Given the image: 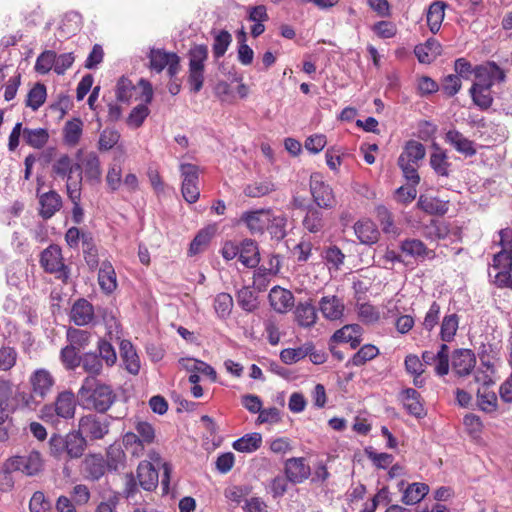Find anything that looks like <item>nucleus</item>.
<instances>
[{"label":"nucleus","mask_w":512,"mask_h":512,"mask_svg":"<svg viewBox=\"0 0 512 512\" xmlns=\"http://www.w3.org/2000/svg\"><path fill=\"white\" fill-rule=\"evenodd\" d=\"M117 398V394L110 385L95 377H86L77 392V402L81 407L101 414L106 413Z\"/></svg>","instance_id":"1"},{"label":"nucleus","mask_w":512,"mask_h":512,"mask_svg":"<svg viewBox=\"0 0 512 512\" xmlns=\"http://www.w3.org/2000/svg\"><path fill=\"white\" fill-rule=\"evenodd\" d=\"M48 447L51 457L58 461H69L84 455L87 440L79 429L70 431L66 435L53 433L49 438Z\"/></svg>","instance_id":"2"},{"label":"nucleus","mask_w":512,"mask_h":512,"mask_svg":"<svg viewBox=\"0 0 512 512\" xmlns=\"http://www.w3.org/2000/svg\"><path fill=\"white\" fill-rule=\"evenodd\" d=\"M40 264L44 271L50 274H58L57 278L66 281L69 278V268L64 264L60 246L49 245L41 252Z\"/></svg>","instance_id":"3"},{"label":"nucleus","mask_w":512,"mask_h":512,"mask_svg":"<svg viewBox=\"0 0 512 512\" xmlns=\"http://www.w3.org/2000/svg\"><path fill=\"white\" fill-rule=\"evenodd\" d=\"M180 173L183 179L181 187L183 198L190 204L197 202L200 197L199 167L191 163H182Z\"/></svg>","instance_id":"4"},{"label":"nucleus","mask_w":512,"mask_h":512,"mask_svg":"<svg viewBox=\"0 0 512 512\" xmlns=\"http://www.w3.org/2000/svg\"><path fill=\"white\" fill-rule=\"evenodd\" d=\"M121 417H115L114 419H120ZM108 419H113L111 416H108L104 419H101L95 414H88L82 416L79 419V431L82 432V435L89 437L90 440H100L103 439L109 433L110 421Z\"/></svg>","instance_id":"5"},{"label":"nucleus","mask_w":512,"mask_h":512,"mask_svg":"<svg viewBox=\"0 0 512 512\" xmlns=\"http://www.w3.org/2000/svg\"><path fill=\"white\" fill-rule=\"evenodd\" d=\"M310 193L314 203L319 208H331L334 205V195L331 187L323 180L320 173H312L310 176Z\"/></svg>","instance_id":"6"},{"label":"nucleus","mask_w":512,"mask_h":512,"mask_svg":"<svg viewBox=\"0 0 512 512\" xmlns=\"http://www.w3.org/2000/svg\"><path fill=\"white\" fill-rule=\"evenodd\" d=\"M9 465L28 476H34L42 470L43 461L40 452L31 451L27 456L9 458Z\"/></svg>","instance_id":"7"},{"label":"nucleus","mask_w":512,"mask_h":512,"mask_svg":"<svg viewBox=\"0 0 512 512\" xmlns=\"http://www.w3.org/2000/svg\"><path fill=\"white\" fill-rule=\"evenodd\" d=\"M476 365V356L470 349H456L451 356V366L453 372L459 376H468Z\"/></svg>","instance_id":"8"},{"label":"nucleus","mask_w":512,"mask_h":512,"mask_svg":"<svg viewBox=\"0 0 512 512\" xmlns=\"http://www.w3.org/2000/svg\"><path fill=\"white\" fill-rule=\"evenodd\" d=\"M29 384L35 395L40 396V399L45 400L48 394L51 393L55 385V378L45 368H39L33 371L29 377Z\"/></svg>","instance_id":"9"},{"label":"nucleus","mask_w":512,"mask_h":512,"mask_svg":"<svg viewBox=\"0 0 512 512\" xmlns=\"http://www.w3.org/2000/svg\"><path fill=\"white\" fill-rule=\"evenodd\" d=\"M105 459L100 454H89L82 461L81 473L86 480L98 481L106 473Z\"/></svg>","instance_id":"10"},{"label":"nucleus","mask_w":512,"mask_h":512,"mask_svg":"<svg viewBox=\"0 0 512 512\" xmlns=\"http://www.w3.org/2000/svg\"><path fill=\"white\" fill-rule=\"evenodd\" d=\"M271 209H258L242 213L240 221L245 223L251 234H263L269 224Z\"/></svg>","instance_id":"11"},{"label":"nucleus","mask_w":512,"mask_h":512,"mask_svg":"<svg viewBox=\"0 0 512 512\" xmlns=\"http://www.w3.org/2000/svg\"><path fill=\"white\" fill-rule=\"evenodd\" d=\"M80 171L82 167L79 163L74 162L68 154H61L52 164L51 175L68 181L74 179L73 174Z\"/></svg>","instance_id":"12"},{"label":"nucleus","mask_w":512,"mask_h":512,"mask_svg":"<svg viewBox=\"0 0 512 512\" xmlns=\"http://www.w3.org/2000/svg\"><path fill=\"white\" fill-rule=\"evenodd\" d=\"M399 397L404 408L410 415L416 418H423L426 416L421 395L417 390L414 388L403 389Z\"/></svg>","instance_id":"13"},{"label":"nucleus","mask_w":512,"mask_h":512,"mask_svg":"<svg viewBox=\"0 0 512 512\" xmlns=\"http://www.w3.org/2000/svg\"><path fill=\"white\" fill-rule=\"evenodd\" d=\"M37 195L40 204L39 215L44 220L53 217L62 207V198L55 190H50L42 194L38 192Z\"/></svg>","instance_id":"14"},{"label":"nucleus","mask_w":512,"mask_h":512,"mask_svg":"<svg viewBox=\"0 0 512 512\" xmlns=\"http://www.w3.org/2000/svg\"><path fill=\"white\" fill-rule=\"evenodd\" d=\"M120 357L125 369L132 375H138L141 362L137 351L130 340L123 339L120 342Z\"/></svg>","instance_id":"15"},{"label":"nucleus","mask_w":512,"mask_h":512,"mask_svg":"<svg viewBox=\"0 0 512 512\" xmlns=\"http://www.w3.org/2000/svg\"><path fill=\"white\" fill-rule=\"evenodd\" d=\"M93 319V305L84 298L76 300L71 308L70 320L77 326H85L91 323Z\"/></svg>","instance_id":"16"},{"label":"nucleus","mask_w":512,"mask_h":512,"mask_svg":"<svg viewBox=\"0 0 512 512\" xmlns=\"http://www.w3.org/2000/svg\"><path fill=\"white\" fill-rule=\"evenodd\" d=\"M139 485L146 491L156 489L159 482V474L154 465L149 461H142L137 467Z\"/></svg>","instance_id":"17"},{"label":"nucleus","mask_w":512,"mask_h":512,"mask_svg":"<svg viewBox=\"0 0 512 512\" xmlns=\"http://www.w3.org/2000/svg\"><path fill=\"white\" fill-rule=\"evenodd\" d=\"M445 142L450 144L457 152L471 157L476 154L474 142L466 138L458 130L452 129L445 134Z\"/></svg>","instance_id":"18"},{"label":"nucleus","mask_w":512,"mask_h":512,"mask_svg":"<svg viewBox=\"0 0 512 512\" xmlns=\"http://www.w3.org/2000/svg\"><path fill=\"white\" fill-rule=\"evenodd\" d=\"M268 297L271 307L279 313L286 312L294 304L292 292L279 286L273 287Z\"/></svg>","instance_id":"19"},{"label":"nucleus","mask_w":512,"mask_h":512,"mask_svg":"<svg viewBox=\"0 0 512 512\" xmlns=\"http://www.w3.org/2000/svg\"><path fill=\"white\" fill-rule=\"evenodd\" d=\"M285 474L292 483H301L310 475V467L304 458H290L285 462Z\"/></svg>","instance_id":"20"},{"label":"nucleus","mask_w":512,"mask_h":512,"mask_svg":"<svg viewBox=\"0 0 512 512\" xmlns=\"http://www.w3.org/2000/svg\"><path fill=\"white\" fill-rule=\"evenodd\" d=\"M426 155L425 146L416 140H409L406 142L403 151L398 157V162L418 165Z\"/></svg>","instance_id":"21"},{"label":"nucleus","mask_w":512,"mask_h":512,"mask_svg":"<svg viewBox=\"0 0 512 512\" xmlns=\"http://www.w3.org/2000/svg\"><path fill=\"white\" fill-rule=\"evenodd\" d=\"M76 401L75 395L73 392L65 390L58 393L54 404L58 411V416H60L63 420H68L74 417L76 410Z\"/></svg>","instance_id":"22"},{"label":"nucleus","mask_w":512,"mask_h":512,"mask_svg":"<svg viewBox=\"0 0 512 512\" xmlns=\"http://www.w3.org/2000/svg\"><path fill=\"white\" fill-rule=\"evenodd\" d=\"M239 261L247 268H255L260 262L257 242L245 239L239 246Z\"/></svg>","instance_id":"23"},{"label":"nucleus","mask_w":512,"mask_h":512,"mask_svg":"<svg viewBox=\"0 0 512 512\" xmlns=\"http://www.w3.org/2000/svg\"><path fill=\"white\" fill-rule=\"evenodd\" d=\"M434 152L430 155V166L439 177H449L451 163L448 161L447 152L439 147L436 143L433 144Z\"/></svg>","instance_id":"24"},{"label":"nucleus","mask_w":512,"mask_h":512,"mask_svg":"<svg viewBox=\"0 0 512 512\" xmlns=\"http://www.w3.org/2000/svg\"><path fill=\"white\" fill-rule=\"evenodd\" d=\"M446 7L447 4L443 1H434L428 7L426 15L427 25L433 34H436L441 28Z\"/></svg>","instance_id":"25"},{"label":"nucleus","mask_w":512,"mask_h":512,"mask_svg":"<svg viewBox=\"0 0 512 512\" xmlns=\"http://www.w3.org/2000/svg\"><path fill=\"white\" fill-rule=\"evenodd\" d=\"M354 233L362 244L371 245L378 241L379 231L370 220L358 221L354 225Z\"/></svg>","instance_id":"26"},{"label":"nucleus","mask_w":512,"mask_h":512,"mask_svg":"<svg viewBox=\"0 0 512 512\" xmlns=\"http://www.w3.org/2000/svg\"><path fill=\"white\" fill-rule=\"evenodd\" d=\"M441 44L434 38L428 39L424 44L417 45L415 55L420 63H431L441 53Z\"/></svg>","instance_id":"27"},{"label":"nucleus","mask_w":512,"mask_h":512,"mask_svg":"<svg viewBox=\"0 0 512 512\" xmlns=\"http://www.w3.org/2000/svg\"><path fill=\"white\" fill-rule=\"evenodd\" d=\"M175 52H167L163 48H151L147 57L149 59V69L157 73L162 72L172 59L171 56H177Z\"/></svg>","instance_id":"28"},{"label":"nucleus","mask_w":512,"mask_h":512,"mask_svg":"<svg viewBox=\"0 0 512 512\" xmlns=\"http://www.w3.org/2000/svg\"><path fill=\"white\" fill-rule=\"evenodd\" d=\"M319 309L325 318L336 320L343 315L344 305L337 296H324L319 302Z\"/></svg>","instance_id":"29"},{"label":"nucleus","mask_w":512,"mask_h":512,"mask_svg":"<svg viewBox=\"0 0 512 512\" xmlns=\"http://www.w3.org/2000/svg\"><path fill=\"white\" fill-rule=\"evenodd\" d=\"M295 318L301 327L313 326L317 319L316 307L309 301L299 302L295 308Z\"/></svg>","instance_id":"30"},{"label":"nucleus","mask_w":512,"mask_h":512,"mask_svg":"<svg viewBox=\"0 0 512 512\" xmlns=\"http://www.w3.org/2000/svg\"><path fill=\"white\" fill-rule=\"evenodd\" d=\"M216 233V226L209 225L203 229H201L194 239L190 243L189 254L197 255L203 252L209 245L211 239Z\"/></svg>","instance_id":"31"},{"label":"nucleus","mask_w":512,"mask_h":512,"mask_svg":"<svg viewBox=\"0 0 512 512\" xmlns=\"http://www.w3.org/2000/svg\"><path fill=\"white\" fill-rule=\"evenodd\" d=\"M126 455L120 444H111L106 450V468L109 472H118L125 466Z\"/></svg>","instance_id":"32"},{"label":"nucleus","mask_w":512,"mask_h":512,"mask_svg":"<svg viewBox=\"0 0 512 512\" xmlns=\"http://www.w3.org/2000/svg\"><path fill=\"white\" fill-rule=\"evenodd\" d=\"M98 282L101 289L108 294L116 289V273L109 261L102 262L98 273Z\"/></svg>","instance_id":"33"},{"label":"nucleus","mask_w":512,"mask_h":512,"mask_svg":"<svg viewBox=\"0 0 512 512\" xmlns=\"http://www.w3.org/2000/svg\"><path fill=\"white\" fill-rule=\"evenodd\" d=\"M83 132V122L80 118L68 120L63 127V141L68 146H76Z\"/></svg>","instance_id":"34"},{"label":"nucleus","mask_w":512,"mask_h":512,"mask_svg":"<svg viewBox=\"0 0 512 512\" xmlns=\"http://www.w3.org/2000/svg\"><path fill=\"white\" fill-rule=\"evenodd\" d=\"M287 217L284 214L274 215L271 211L267 231L271 239L277 242L282 241L287 236Z\"/></svg>","instance_id":"35"},{"label":"nucleus","mask_w":512,"mask_h":512,"mask_svg":"<svg viewBox=\"0 0 512 512\" xmlns=\"http://www.w3.org/2000/svg\"><path fill=\"white\" fill-rule=\"evenodd\" d=\"M262 444V435L258 432L248 433L235 440L232 447L243 453H252L258 450Z\"/></svg>","instance_id":"36"},{"label":"nucleus","mask_w":512,"mask_h":512,"mask_svg":"<svg viewBox=\"0 0 512 512\" xmlns=\"http://www.w3.org/2000/svg\"><path fill=\"white\" fill-rule=\"evenodd\" d=\"M83 177L91 184L98 183L101 180L100 160L96 153H89L84 160Z\"/></svg>","instance_id":"37"},{"label":"nucleus","mask_w":512,"mask_h":512,"mask_svg":"<svg viewBox=\"0 0 512 512\" xmlns=\"http://www.w3.org/2000/svg\"><path fill=\"white\" fill-rule=\"evenodd\" d=\"M417 206L424 211L425 213H428L430 215H444L448 211L447 203L435 198V197H428L425 195H420Z\"/></svg>","instance_id":"38"},{"label":"nucleus","mask_w":512,"mask_h":512,"mask_svg":"<svg viewBox=\"0 0 512 512\" xmlns=\"http://www.w3.org/2000/svg\"><path fill=\"white\" fill-rule=\"evenodd\" d=\"M66 338L70 346H75L77 350L85 352L84 350L91 342L92 334L87 330L69 327L66 332Z\"/></svg>","instance_id":"39"},{"label":"nucleus","mask_w":512,"mask_h":512,"mask_svg":"<svg viewBox=\"0 0 512 512\" xmlns=\"http://www.w3.org/2000/svg\"><path fill=\"white\" fill-rule=\"evenodd\" d=\"M400 250L406 256L414 259H424L428 256L427 246L419 239H406L400 243Z\"/></svg>","instance_id":"40"},{"label":"nucleus","mask_w":512,"mask_h":512,"mask_svg":"<svg viewBox=\"0 0 512 512\" xmlns=\"http://www.w3.org/2000/svg\"><path fill=\"white\" fill-rule=\"evenodd\" d=\"M23 138L27 145L35 149H41L47 144L49 133L44 128L31 129L25 127L23 129Z\"/></svg>","instance_id":"41"},{"label":"nucleus","mask_w":512,"mask_h":512,"mask_svg":"<svg viewBox=\"0 0 512 512\" xmlns=\"http://www.w3.org/2000/svg\"><path fill=\"white\" fill-rule=\"evenodd\" d=\"M302 223L310 233L320 232L324 227L323 213L320 208L309 206Z\"/></svg>","instance_id":"42"},{"label":"nucleus","mask_w":512,"mask_h":512,"mask_svg":"<svg viewBox=\"0 0 512 512\" xmlns=\"http://www.w3.org/2000/svg\"><path fill=\"white\" fill-rule=\"evenodd\" d=\"M238 305L246 312H253L258 308V296L250 286H244L236 294Z\"/></svg>","instance_id":"43"},{"label":"nucleus","mask_w":512,"mask_h":512,"mask_svg":"<svg viewBox=\"0 0 512 512\" xmlns=\"http://www.w3.org/2000/svg\"><path fill=\"white\" fill-rule=\"evenodd\" d=\"M82 352L69 344L60 351V361L68 371H75L81 365Z\"/></svg>","instance_id":"44"},{"label":"nucleus","mask_w":512,"mask_h":512,"mask_svg":"<svg viewBox=\"0 0 512 512\" xmlns=\"http://www.w3.org/2000/svg\"><path fill=\"white\" fill-rule=\"evenodd\" d=\"M208 46L205 44H195L188 51V68L205 70V62L208 59Z\"/></svg>","instance_id":"45"},{"label":"nucleus","mask_w":512,"mask_h":512,"mask_svg":"<svg viewBox=\"0 0 512 512\" xmlns=\"http://www.w3.org/2000/svg\"><path fill=\"white\" fill-rule=\"evenodd\" d=\"M80 367L90 375L89 377H95L102 372L103 363L97 351L82 352Z\"/></svg>","instance_id":"46"},{"label":"nucleus","mask_w":512,"mask_h":512,"mask_svg":"<svg viewBox=\"0 0 512 512\" xmlns=\"http://www.w3.org/2000/svg\"><path fill=\"white\" fill-rule=\"evenodd\" d=\"M211 33L214 35L212 44L213 56L218 60L223 57L228 50L232 42V36L227 30H220L218 32L212 31Z\"/></svg>","instance_id":"47"},{"label":"nucleus","mask_w":512,"mask_h":512,"mask_svg":"<svg viewBox=\"0 0 512 512\" xmlns=\"http://www.w3.org/2000/svg\"><path fill=\"white\" fill-rule=\"evenodd\" d=\"M459 327V317L457 314L452 313L445 315L441 322L440 338L443 342H451Z\"/></svg>","instance_id":"48"},{"label":"nucleus","mask_w":512,"mask_h":512,"mask_svg":"<svg viewBox=\"0 0 512 512\" xmlns=\"http://www.w3.org/2000/svg\"><path fill=\"white\" fill-rule=\"evenodd\" d=\"M46 97V86L43 83L38 82L29 90L25 104L33 111H36L44 104Z\"/></svg>","instance_id":"49"},{"label":"nucleus","mask_w":512,"mask_h":512,"mask_svg":"<svg viewBox=\"0 0 512 512\" xmlns=\"http://www.w3.org/2000/svg\"><path fill=\"white\" fill-rule=\"evenodd\" d=\"M376 217L385 234H390L393 236L399 235V228L394 222V217L385 206L381 205L376 208Z\"/></svg>","instance_id":"50"},{"label":"nucleus","mask_w":512,"mask_h":512,"mask_svg":"<svg viewBox=\"0 0 512 512\" xmlns=\"http://www.w3.org/2000/svg\"><path fill=\"white\" fill-rule=\"evenodd\" d=\"M429 487L424 483H412L404 491L402 500L407 505L420 502L428 493Z\"/></svg>","instance_id":"51"},{"label":"nucleus","mask_w":512,"mask_h":512,"mask_svg":"<svg viewBox=\"0 0 512 512\" xmlns=\"http://www.w3.org/2000/svg\"><path fill=\"white\" fill-rule=\"evenodd\" d=\"M275 190L276 187L272 181L263 180L260 182H253L251 184H248L244 188L243 192L247 197L259 198L268 195Z\"/></svg>","instance_id":"52"},{"label":"nucleus","mask_w":512,"mask_h":512,"mask_svg":"<svg viewBox=\"0 0 512 512\" xmlns=\"http://www.w3.org/2000/svg\"><path fill=\"white\" fill-rule=\"evenodd\" d=\"M477 401L480 410L486 413L495 412L498 408L497 395L487 389H478Z\"/></svg>","instance_id":"53"},{"label":"nucleus","mask_w":512,"mask_h":512,"mask_svg":"<svg viewBox=\"0 0 512 512\" xmlns=\"http://www.w3.org/2000/svg\"><path fill=\"white\" fill-rule=\"evenodd\" d=\"M97 354L101 362H105L108 367H112L117 361V354L113 345L106 339L99 338L97 342Z\"/></svg>","instance_id":"54"},{"label":"nucleus","mask_w":512,"mask_h":512,"mask_svg":"<svg viewBox=\"0 0 512 512\" xmlns=\"http://www.w3.org/2000/svg\"><path fill=\"white\" fill-rule=\"evenodd\" d=\"M55 60L56 52L45 50L37 57L34 69L39 74H47L52 68L54 69Z\"/></svg>","instance_id":"55"},{"label":"nucleus","mask_w":512,"mask_h":512,"mask_svg":"<svg viewBox=\"0 0 512 512\" xmlns=\"http://www.w3.org/2000/svg\"><path fill=\"white\" fill-rule=\"evenodd\" d=\"M233 307V298L229 293H219L214 299V308L217 315L226 318L230 315Z\"/></svg>","instance_id":"56"},{"label":"nucleus","mask_w":512,"mask_h":512,"mask_svg":"<svg viewBox=\"0 0 512 512\" xmlns=\"http://www.w3.org/2000/svg\"><path fill=\"white\" fill-rule=\"evenodd\" d=\"M15 399L18 401L19 405L30 411H35L37 407L44 401L40 399V396L35 395V392L32 390L30 392L25 391H17L15 394Z\"/></svg>","instance_id":"57"},{"label":"nucleus","mask_w":512,"mask_h":512,"mask_svg":"<svg viewBox=\"0 0 512 512\" xmlns=\"http://www.w3.org/2000/svg\"><path fill=\"white\" fill-rule=\"evenodd\" d=\"M470 95L472 97L473 103L478 106L481 110H486L491 107L493 103V98L491 96L490 90H485L483 88L471 87Z\"/></svg>","instance_id":"58"},{"label":"nucleus","mask_w":512,"mask_h":512,"mask_svg":"<svg viewBox=\"0 0 512 512\" xmlns=\"http://www.w3.org/2000/svg\"><path fill=\"white\" fill-rule=\"evenodd\" d=\"M379 355V349L373 344H365L354 353V366L364 365Z\"/></svg>","instance_id":"59"},{"label":"nucleus","mask_w":512,"mask_h":512,"mask_svg":"<svg viewBox=\"0 0 512 512\" xmlns=\"http://www.w3.org/2000/svg\"><path fill=\"white\" fill-rule=\"evenodd\" d=\"M120 133L116 129L106 128L99 137L98 148L101 151L112 149L119 141Z\"/></svg>","instance_id":"60"},{"label":"nucleus","mask_w":512,"mask_h":512,"mask_svg":"<svg viewBox=\"0 0 512 512\" xmlns=\"http://www.w3.org/2000/svg\"><path fill=\"white\" fill-rule=\"evenodd\" d=\"M149 108L145 104H139L134 107L127 117V124L134 128H139L149 115Z\"/></svg>","instance_id":"61"},{"label":"nucleus","mask_w":512,"mask_h":512,"mask_svg":"<svg viewBox=\"0 0 512 512\" xmlns=\"http://www.w3.org/2000/svg\"><path fill=\"white\" fill-rule=\"evenodd\" d=\"M133 90L132 81L125 76L120 77L116 85V99L119 102L128 103L132 97Z\"/></svg>","instance_id":"62"},{"label":"nucleus","mask_w":512,"mask_h":512,"mask_svg":"<svg viewBox=\"0 0 512 512\" xmlns=\"http://www.w3.org/2000/svg\"><path fill=\"white\" fill-rule=\"evenodd\" d=\"M204 73L202 69H191L188 68L187 83L191 93L197 94L201 91L204 85Z\"/></svg>","instance_id":"63"},{"label":"nucleus","mask_w":512,"mask_h":512,"mask_svg":"<svg viewBox=\"0 0 512 512\" xmlns=\"http://www.w3.org/2000/svg\"><path fill=\"white\" fill-rule=\"evenodd\" d=\"M30 512H50L51 503L41 491H36L29 502Z\"/></svg>","instance_id":"64"}]
</instances>
